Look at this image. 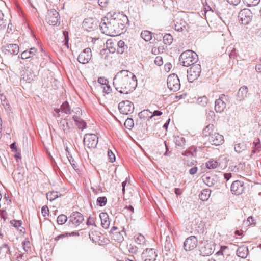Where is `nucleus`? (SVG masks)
<instances>
[{
	"label": "nucleus",
	"mask_w": 261,
	"mask_h": 261,
	"mask_svg": "<svg viewBox=\"0 0 261 261\" xmlns=\"http://www.w3.org/2000/svg\"><path fill=\"white\" fill-rule=\"evenodd\" d=\"M113 85L121 93L128 94L134 91L137 86L136 76L130 71L122 70L118 72L113 79Z\"/></svg>",
	"instance_id": "obj_1"
},
{
	"label": "nucleus",
	"mask_w": 261,
	"mask_h": 261,
	"mask_svg": "<svg viewBox=\"0 0 261 261\" xmlns=\"http://www.w3.org/2000/svg\"><path fill=\"white\" fill-rule=\"evenodd\" d=\"M114 14L110 18L105 17L101 19L99 27L102 33L107 35L114 36L119 34L118 20Z\"/></svg>",
	"instance_id": "obj_2"
},
{
	"label": "nucleus",
	"mask_w": 261,
	"mask_h": 261,
	"mask_svg": "<svg viewBox=\"0 0 261 261\" xmlns=\"http://www.w3.org/2000/svg\"><path fill=\"white\" fill-rule=\"evenodd\" d=\"M198 61V55L191 50L183 52L180 56L179 62L184 66H193Z\"/></svg>",
	"instance_id": "obj_3"
},
{
	"label": "nucleus",
	"mask_w": 261,
	"mask_h": 261,
	"mask_svg": "<svg viewBox=\"0 0 261 261\" xmlns=\"http://www.w3.org/2000/svg\"><path fill=\"white\" fill-rule=\"evenodd\" d=\"M168 88L173 92L177 91L180 87V83L178 76L175 74H172L167 78Z\"/></svg>",
	"instance_id": "obj_4"
},
{
	"label": "nucleus",
	"mask_w": 261,
	"mask_h": 261,
	"mask_svg": "<svg viewBox=\"0 0 261 261\" xmlns=\"http://www.w3.org/2000/svg\"><path fill=\"white\" fill-rule=\"evenodd\" d=\"M214 251V244L212 241L203 240L200 243V252L203 256H209Z\"/></svg>",
	"instance_id": "obj_5"
},
{
	"label": "nucleus",
	"mask_w": 261,
	"mask_h": 261,
	"mask_svg": "<svg viewBox=\"0 0 261 261\" xmlns=\"http://www.w3.org/2000/svg\"><path fill=\"white\" fill-rule=\"evenodd\" d=\"M201 71V66L199 64H195L192 66L187 71V76L188 80L190 82H192L197 79L199 76Z\"/></svg>",
	"instance_id": "obj_6"
},
{
	"label": "nucleus",
	"mask_w": 261,
	"mask_h": 261,
	"mask_svg": "<svg viewBox=\"0 0 261 261\" xmlns=\"http://www.w3.org/2000/svg\"><path fill=\"white\" fill-rule=\"evenodd\" d=\"M84 144L88 148H95L98 143V137L94 134H86L84 137Z\"/></svg>",
	"instance_id": "obj_7"
},
{
	"label": "nucleus",
	"mask_w": 261,
	"mask_h": 261,
	"mask_svg": "<svg viewBox=\"0 0 261 261\" xmlns=\"http://www.w3.org/2000/svg\"><path fill=\"white\" fill-rule=\"evenodd\" d=\"M238 18L242 24L247 25L252 20V13L249 9H244L239 13Z\"/></svg>",
	"instance_id": "obj_8"
},
{
	"label": "nucleus",
	"mask_w": 261,
	"mask_h": 261,
	"mask_svg": "<svg viewBox=\"0 0 261 261\" xmlns=\"http://www.w3.org/2000/svg\"><path fill=\"white\" fill-rule=\"evenodd\" d=\"M118 108L120 113L125 115L132 113L134 110L133 103L129 100L120 102L119 103Z\"/></svg>",
	"instance_id": "obj_9"
},
{
	"label": "nucleus",
	"mask_w": 261,
	"mask_h": 261,
	"mask_svg": "<svg viewBox=\"0 0 261 261\" xmlns=\"http://www.w3.org/2000/svg\"><path fill=\"white\" fill-rule=\"evenodd\" d=\"M60 16L59 13L55 9L48 10L46 16V21L50 25H56L59 22Z\"/></svg>",
	"instance_id": "obj_10"
},
{
	"label": "nucleus",
	"mask_w": 261,
	"mask_h": 261,
	"mask_svg": "<svg viewBox=\"0 0 261 261\" xmlns=\"http://www.w3.org/2000/svg\"><path fill=\"white\" fill-rule=\"evenodd\" d=\"M227 101V97L224 94H221L215 102V110L217 113H222L226 107V102Z\"/></svg>",
	"instance_id": "obj_11"
},
{
	"label": "nucleus",
	"mask_w": 261,
	"mask_h": 261,
	"mask_svg": "<svg viewBox=\"0 0 261 261\" xmlns=\"http://www.w3.org/2000/svg\"><path fill=\"white\" fill-rule=\"evenodd\" d=\"M197 238L195 236H190L184 242V249L186 251L193 250L197 247Z\"/></svg>",
	"instance_id": "obj_12"
},
{
	"label": "nucleus",
	"mask_w": 261,
	"mask_h": 261,
	"mask_svg": "<svg viewBox=\"0 0 261 261\" xmlns=\"http://www.w3.org/2000/svg\"><path fill=\"white\" fill-rule=\"evenodd\" d=\"M92 57L91 50L90 48L84 49L78 56V61L82 64L88 63Z\"/></svg>",
	"instance_id": "obj_13"
},
{
	"label": "nucleus",
	"mask_w": 261,
	"mask_h": 261,
	"mask_svg": "<svg viewBox=\"0 0 261 261\" xmlns=\"http://www.w3.org/2000/svg\"><path fill=\"white\" fill-rule=\"evenodd\" d=\"M83 28L89 32L93 31L97 28V21L92 18L85 19L83 22Z\"/></svg>",
	"instance_id": "obj_14"
},
{
	"label": "nucleus",
	"mask_w": 261,
	"mask_h": 261,
	"mask_svg": "<svg viewBox=\"0 0 261 261\" xmlns=\"http://www.w3.org/2000/svg\"><path fill=\"white\" fill-rule=\"evenodd\" d=\"M144 261H155L157 257V253L154 249H146L142 254Z\"/></svg>",
	"instance_id": "obj_15"
},
{
	"label": "nucleus",
	"mask_w": 261,
	"mask_h": 261,
	"mask_svg": "<svg viewBox=\"0 0 261 261\" xmlns=\"http://www.w3.org/2000/svg\"><path fill=\"white\" fill-rule=\"evenodd\" d=\"M244 189V185L243 182L236 180L231 185V191L235 195L241 194Z\"/></svg>",
	"instance_id": "obj_16"
},
{
	"label": "nucleus",
	"mask_w": 261,
	"mask_h": 261,
	"mask_svg": "<svg viewBox=\"0 0 261 261\" xmlns=\"http://www.w3.org/2000/svg\"><path fill=\"white\" fill-rule=\"evenodd\" d=\"M69 222L75 226H79L84 220V218L82 214L79 212H73L69 217Z\"/></svg>",
	"instance_id": "obj_17"
},
{
	"label": "nucleus",
	"mask_w": 261,
	"mask_h": 261,
	"mask_svg": "<svg viewBox=\"0 0 261 261\" xmlns=\"http://www.w3.org/2000/svg\"><path fill=\"white\" fill-rule=\"evenodd\" d=\"M208 141L211 144L214 145H220L224 142V137L217 132L213 134V135L208 138Z\"/></svg>",
	"instance_id": "obj_18"
},
{
	"label": "nucleus",
	"mask_w": 261,
	"mask_h": 261,
	"mask_svg": "<svg viewBox=\"0 0 261 261\" xmlns=\"http://www.w3.org/2000/svg\"><path fill=\"white\" fill-rule=\"evenodd\" d=\"M175 30L178 32L188 31V24L183 20H176L174 23Z\"/></svg>",
	"instance_id": "obj_19"
},
{
	"label": "nucleus",
	"mask_w": 261,
	"mask_h": 261,
	"mask_svg": "<svg viewBox=\"0 0 261 261\" xmlns=\"http://www.w3.org/2000/svg\"><path fill=\"white\" fill-rule=\"evenodd\" d=\"M251 145L252 146V150L251 154L248 155L249 158H250L253 154L258 153L261 151V144L258 138L255 139Z\"/></svg>",
	"instance_id": "obj_20"
},
{
	"label": "nucleus",
	"mask_w": 261,
	"mask_h": 261,
	"mask_svg": "<svg viewBox=\"0 0 261 261\" xmlns=\"http://www.w3.org/2000/svg\"><path fill=\"white\" fill-rule=\"evenodd\" d=\"M35 76V73L32 72L31 69L28 67L24 71V74L22 75V80L27 83H30L33 80Z\"/></svg>",
	"instance_id": "obj_21"
},
{
	"label": "nucleus",
	"mask_w": 261,
	"mask_h": 261,
	"mask_svg": "<svg viewBox=\"0 0 261 261\" xmlns=\"http://www.w3.org/2000/svg\"><path fill=\"white\" fill-rule=\"evenodd\" d=\"M248 88L246 86L241 87L238 90L236 95L237 100L242 101L247 97Z\"/></svg>",
	"instance_id": "obj_22"
},
{
	"label": "nucleus",
	"mask_w": 261,
	"mask_h": 261,
	"mask_svg": "<svg viewBox=\"0 0 261 261\" xmlns=\"http://www.w3.org/2000/svg\"><path fill=\"white\" fill-rule=\"evenodd\" d=\"M247 144L245 142H237L234 145V149L238 153L244 152L247 150Z\"/></svg>",
	"instance_id": "obj_23"
},
{
	"label": "nucleus",
	"mask_w": 261,
	"mask_h": 261,
	"mask_svg": "<svg viewBox=\"0 0 261 261\" xmlns=\"http://www.w3.org/2000/svg\"><path fill=\"white\" fill-rule=\"evenodd\" d=\"M101 220V225L105 229H108L110 225V221L108 215L106 213H101L99 214Z\"/></svg>",
	"instance_id": "obj_24"
},
{
	"label": "nucleus",
	"mask_w": 261,
	"mask_h": 261,
	"mask_svg": "<svg viewBox=\"0 0 261 261\" xmlns=\"http://www.w3.org/2000/svg\"><path fill=\"white\" fill-rule=\"evenodd\" d=\"M37 49L35 47H32L29 50H26L23 51L21 54V58L23 59H26L33 57L37 53Z\"/></svg>",
	"instance_id": "obj_25"
},
{
	"label": "nucleus",
	"mask_w": 261,
	"mask_h": 261,
	"mask_svg": "<svg viewBox=\"0 0 261 261\" xmlns=\"http://www.w3.org/2000/svg\"><path fill=\"white\" fill-rule=\"evenodd\" d=\"M248 254L247 247L242 246L239 247L237 250V255L242 258H245Z\"/></svg>",
	"instance_id": "obj_26"
},
{
	"label": "nucleus",
	"mask_w": 261,
	"mask_h": 261,
	"mask_svg": "<svg viewBox=\"0 0 261 261\" xmlns=\"http://www.w3.org/2000/svg\"><path fill=\"white\" fill-rule=\"evenodd\" d=\"M214 126L213 124H208L203 130L202 134L204 137H210L213 135V134L216 132L214 131Z\"/></svg>",
	"instance_id": "obj_27"
},
{
	"label": "nucleus",
	"mask_w": 261,
	"mask_h": 261,
	"mask_svg": "<svg viewBox=\"0 0 261 261\" xmlns=\"http://www.w3.org/2000/svg\"><path fill=\"white\" fill-rule=\"evenodd\" d=\"M72 118L79 129H81L82 130H83L86 127L87 125L86 122H84L80 117H77V116H73Z\"/></svg>",
	"instance_id": "obj_28"
},
{
	"label": "nucleus",
	"mask_w": 261,
	"mask_h": 261,
	"mask_svg": "<svg viewBox=\"0 0 261 261\" xmlns=\"http://www.w3.org/2000/svg\"><path fill=\"white\" fill-rule=\"evenodd\" d=\"M6 50L11 54L17 55L19 53V46L16 44H10L7 46Z\"/></svg>",
	"instance_id": "obj_29"
},
{
	"label": "nucleus",
	"mask_w": 261,
	"mask_h": 261,
	"mask_svg": "<svg viewBox=\"0 0 261 261\" xmlns=\"http://www.w3.org/2000/svg\"><path fill=\"white\" fill-rule=\"evenodd\" d=\"M58 124L60 129L63 130L65 133H67L69 131L70 126L69 125L67 119H61L58 122Z\"/></svg>",
	"instance_id": "obj_30"
},
{
	"label": "nucleus",
	"mask_w": 261,
	"mask_h": 261,
	"mask_svg": "<svg viewBox=\"0 0 261 261\" xmlns=\"http://www.w3.org/2000/svg\"><path fill=\"white\" fill-rule=\"evenodd\" d=\"M210 194L211 191L209 189H203L199 195V198L202 201H206L209 198Z\"/></svg>",
	"instance_id": "obj_31"
},
{
	"label": "nucleus",
	"mask_w": 261,
	"mask_h": 261,
	"mask_svg": "<svg viewBox=\"0 0 261 261\" xmlns=\"http://www.w3.org/2000/svg\"><path fill=\"white\" fill-rule=\"evenodd\" d=\"M61 196V194L57 191L50 192L46 194L47 199L49 200L50 201H52Z\"/></svg>",
	"instance_id": "obj_32"
},
{
	"label": "nucleus",
	"mask_w": 261,
	"mask_h": 261,
	"mask_svg": "<svg viewBox=\"0 0 261 261\" xmlns=\"http://www.w3.org/2000/svg\"><path fill=\"white\" fill-rule=\"evenodd\" d=\"M127 48V46L122 40H120L117 42V52L119 54H123Z\"/></svg>",
	"instance_id": "obj_33"
},
{
	"label": "nucleus",
	"mask_w": 261,
	"mask_h": 261,
	"mask_svg": "<svg viewBox=\"0 0 261 261\" xmlns=\"http://www.w3.org/2000/svg\"><path fill=\"white\" fill-rule=\"evenodd\" d=\"M151 114V112L148 111V110H144L139 113V116L140 118H141V119H151V117H150Z\"/></svg>",
	"instance_id": "obj_34"
},
{
	"label": "nucleus",
	"mask_w": 261,
	"mask_h": 261,
	"mask_svg": "<svg viewBox=\"0 0 261 261\" xmlns=\"http://www.w3.org/2000/svg\"><path fill=\"white\" fill-rule=\"evenodd\" d=\"M196 148L192 147L189 150H186L182 152V154L188 157H193L196 155Z\"/></svg>",
	"instance_id": "obj_35"
},
{
	"label": "nucleus",
	"mask_w": 261,
	"mask_h": 261,
	"mask_svg": "<svg viewBox=\"0 0 261 261\" xmlns=\"http://www.w3.org/2000/svg\"><path fill=\"white\" fill-rule=\"evenodd\" d=\"M219 165V164L217 162V161L214 160H211L207 161L206 163V167L208 169H214L216 168Z\"/></svg>",
	"instance_id": "obj_36"
},
{
	"label": "nucleus",
	"mask_w": 261,
	"mask_h": 261,
	"mask_svg": "<svg viewBox=\"0 0 261 261\" xmlns=\"http://www.w3.org/2000/svg\"><path fill=\"white\" fill-rule=\"evenodd\" d=\"M134 239L135 242L139 245H144L146 242L145 237L141 234H137L135 235Z\"/></svg>",
	"instance_id": "obj_37"
},
{
	"label": "nucleus",
	"mask_w": 261,
	"mask_h": 261,
	"mask_svg": "<svg viewBox=\"0 0 261 261\" xmlns=\"http://www.w3.org/2000/svg\"><path fill=\"white\" fill-rule=\"evenodd\" d=\"M61 109L62 111L66 114H69L71 113L70 107L67 101H65L62 103V105L61 106Z\"/></svg>",
	"instance_id": "obj_38"
},
{
	"label": "nucleus",
	"mask_w": 261,
	"mask_h": 261,
	"mask_svg": "<svg viewBox=\"0 0 261 261\" xmlns=\"http://www.w3.org/2000/svg\"><path fill=\"white\" fill-rule=\"evenodd\" d=\"M174 142L176 145L180 147H182L185 144V139L182 136H176L174 139Z\"/></svg>",
	"instance_id": "obj_39"
},
{
	"label": "nucleus",
	"mask_w": 261,
	"mask_h": 261,
	"mask_svg": "<svg viewBox=\"0 0 261 261\" xmlns=\"http://www.w3.org/2000/svg\"><path fill=\"white\" fill-rule=\"evenodd\" d=\"M141 37L146 41H149L152 38L151 33L148 31H142L141 33Z\"/></svg>",
	"instance_id": "obj_40"
},
{
	"label": "nucleus",
	"mask_w": 261,
	"mask_h": 261,
	"mask_svg": "<svg viewBox=\"0 0 261 261\" xmlns=\"http://www.w3.org/2000/svg\"><path fill=\"white\" fill-rule=\"evenodd\" d=\"M207 101L208 98L205 96L199 97L197 100V103L202 107H205L207 103Z\"/></svg>",
	"instance_id": "obj_41"
},
{
	"label": "nucleus",
	"mask_w": 261,
	"mask_h": 261,
	"mask_svg": "<svg viewBox=\"0 0 261 261\" xmlns=\"http://www.w3.org/2000/svg\"><path fill=\"white\" fill-rule=\"evenodd\" d=\"M163 40L164 44L170 45L173 41V37L170 34H166L163 36Z\"/></svg>",
	"instance_id": "obj_42"
},
{
	"label": "nucleus",
	"mask_w": 261,
	"mask_h": 261,
	"mask_svg": "<svg viewBox=\"0 0 261 261\" xmlns=\"http://www.w3.org/2000/svg\"><path fill=\"white\" fill-rule=\"evenodd\" d=\"M114 45L115 44L111 39H109L106 42L107 47L109 48L110 52L114 53L116 50Z\"/></svg>",
	"instance_id": "obj_43"
},
{
	"label": "nucleus",
	"mask_w": 261,
	"mask_h": 261,
	"mask_svg": "<svg viewBox=\"0 0 261 261\" xmlns=\"http://www.w3.org/2000/svg\"><path fill=\"white\" fill-rule=\"evenodd\" d=\"M67 220V217L66 215L64 214H61L58 216L57 222L59 225H62L64 224Z\"/></svg>",
	"instance_id": "obj_44"
},
{
	"label": "nucleus",
	"mask_w": 261,
	"mask_h": 261,
	"mask_svg": "<svg viewBox=\"0 0 261 261\" xmlns=\"http://www.w3.org/2000/svg\"><path fill=\"white\" fill-rule=\"evenodd\" d=\"M107 199L106 197H99L97 199V204L100 206H103L106 205Z\"/></svg>",
	"instance_id": "obj_45"
},
{
	"label": "nucleus",
	"mask_w": 261,
	"mask_h": 261,
	"mask_svg": "<svg viewBox=\"0 0 261 261\" xmlns=\"http://www.w3.org/2000/svg\"><path fill=\"white\" fill-rule=\"evenodd\" d=\"M243 2L246 4L248 6H256L260 0H243Z\"/></svg>",
	"instance_id": "obj_46"
},
{
	"label": "nucleus",
	"mask_w": 261,
	"mask_h": 261,
	"mask_svg": "<svg viewBox=\"0 0 261 261\" xmlns=\"http://www.w3.org/2000/svg\"><path fill=\"white\" fill-rule=\"evenodd\" d=\"M13 178L15 181H20L22 180L23 178V176L22 174H21L20 172H17L15 171L13 173Z\"/></svg>",
	"instance_id": "obj_47"
},
{
	"label": "nucleus",
	"mask_w": 261,
	"mask_h": 261,
	"mask_svg": "<svg viewBox=\"0 0 261 261\" xmlns=\"http://www.w3.org/2000/svg\"><path fill=\"white\" fill-rule=\"evenodd\" d=\"M125 127L128 129H130L134 126V120L132 118H127L124 123Z\"/></svg>",
	"instance_id": "obj_48"
},
{
	"label": "nucleus",
	"mask_w": 261,
	"mask_h": 261,
	"mask_svg": "<svg viewBox=\"0 0 261 261\" xmlns=\"http://www.w3.org/2000/svg\"><path fill=\"white\" fill-rule=\"evenodd\" d=\"M203 181L209 187L214 185L213 179L209 176H205L203 178Z\"/></svg>",
	"instance_id": "obj_49"
},
{
	"label": "nucleus",
	"mask_w": 261,
	"mask_h": 261,
	"mask_svg": "<svg viewBox=\"0 0 261 261\" xmlns=\"http://www.w3.org/2000/svg\"><path fill=\"white\" fill-rule=\"evenodd\" d=\"M63 35L64 37V45L68 48V33L67 31H63Z\"/></svg>",
	"instance_id": "obj_50"
},
{
	"label": "nucleus",
	"mask_w": 261,
	"mask_h": 261,
	"mask_svg": "<svg viewBox=\"0 0 261 261\" xmlns=\"http://www.w3.org/2000/svg\"><path fill=\"white\" fill-rule=\"evenodd\" d=\"M108 155L110 162L112 163L115 161V155L111 150L108 151Z\"/></svg>",
	"instance_id": "obj_51"
},
{
	"label": "nucleus",
	"mask_w": 261,
	"mask_h": 261,
	"mask_svg": "<svg viewBox=\"0 0 261 261\" xmlns=\"http://www.w3.org/2000/svg\"><path fill=\"white\" fill-rule=\"evenodd\" d=\"M87 224L88 225H94L96 226L95 223V218L93 217L89 216L87 221Z\"/></svg>",
	"instance_id": "obj_52"
},
{
	"label": "nucleus",
	"mask_w": 261,
	"mask_h": 261,
	"mask_svg": "<svg viewBox=\"0 0 261 261\" xmlns=\"http://www.w3.org/2000/svg\"><path fill=\"white\" fill-rule=\"evenodd\" d=\"M69 161L70 162L71 166H72L74 170H77V164L76 162L72 159V157L71 156H67Z\"/></svg>",
	"instance_id": "obj_53"
},
{
	"label": "nucleus",
	"mask_w": 261,
	"mask_h": 261,
	"mask_svg": "<svg viewBox=\"0 0 261 261\" xmlns=\"http://www.w3.org/2000/svg\"><path fill=\"white\" fill-rule=\"evenodd\" d=\"M154 63L158 66H161L163 64V59L160 56H157L154 59Z\"/></svg>",
	"instance_id": "obj_54"
},
{
	"label": "nucleus",
	"mask_w": 261,
	"mask_h": 261,
	"mask_svg": "<svg viewBox=\"0 0 261 261\" xmlns=\"http://www.w3.org/2000/svg\"><path fill=\"white\" fill-rule=\"evenodd\" d=\"M98 83L101 85V87L107 85L108 83V81L107 80V79L100 77H99L98 79Z\"/></svg>",
	"instance_id": "obj_55"
},
{
	"label": "nucleus",
	"mask_w": 261,
	"mask_h": 261,
	"mask_svg": "<svg viewBox=\"0 0 261 261\" xmlns=\"http://www.w3.org/2000/svg\"><path fill=\"white\" fill-rule=\"evenodd\" d=\"M103 89V92L106 94H109L111 91V87L108 84L101 87Z\"/></svg>",
	"instance_id": "obj_56"
},
{
	"label": "nucleus",
	"mask_w": 261,
	"mask_h": 261,
	"mask_svg": "<svg viewBox=\"0 0 261 261\" xmlns=\"http://www.w3.org/2000/svg\"><path fill=\"white\" fill-rule=\"evenodd\" d=\"M30 242L29 241H24L22 242V246L25 251L28 252V249L30 248Z\"/></svg>",
	"instance_id": "obj_57"
},
{
	"label": "nucleus",
	"mask_w": 261,
	"mask_h": 261,
	"mask_svg": "<svg viewBox=\"0 0 261 261\" xmlns=\"http://www.w3.org/2000/svg\"><path fill=\"white\" fill-rule=\"evenodd\" d=\"M49 209L47 206H43L42 207L41 212L43 216H46L48 215Z\"/></svg>",
	"instance_id": "obj_58"
},
{
	"label": "nucleus",
	"mask_w": 261,
	"mask_h": 261,
	"mask_svg": "<svg viewBox=\"0 0 261 261\" xmlns=\"http://www.w3.org/2000/svg\"><path fill=\"white\" fill-rule=\"evenodd\" d=\"M98 4L102 7H105L108 3V0H98Z\"/></svg>",
	"instance_id": "obj_59"
},
{
	"label": "nucleus",
	"mask_w": 261,
	"mask_h": 261,
	"mask_svg": "<svg viewBox=\"0 0 261 261\" xmlns=\"http://www.w3.org/2000/svg\"><path fill=\"white\" fill-rule=\"evenodd\" d=\"M162 114V112L160 111H154L153 113L151 112V114L150 117L152 118L154 116H159Z\"/></svg>",
	"instance_id": "obj_60"
},
{
	"label": "nucleus",
	"mask_w": 261,
	"mask_h": 261,
	"mask_svg": "<svg viewBox=\"0 0 261 261\" xmlns=\"http://www.w3.org/2000/svg\"><path fill=\"white\" fill-rule=\"evenodd\" d=\"M128 250L130 253H137V252L138 251V249H137V247H136V246L130 245Z\"/></svg>",
	"instance_id": "obj_61"
},
{
	"label": "nucleus",
	"mask_w": 261,
	"mask_h": 261,
	"mask_svg": "<svg viewBox=\"0 0 261 261\" xmlns=\"http://www.w3.org/2000/svg\"><path fill=\"white\" fill-rule=\"evenodd\" d=\"M227 2L232 5H237L239 4L241 0H227Z\"/></svg>",
	"instance_id": "obj_62"
},
{
	"label": "nucleus",
	"mask_w": 261,
	"mask_h": 261,
	"mask_svg": "<svg viewBox=\"0 0 261 261\" xmlns=\"http://www.w3.org/2000/svg\"><path fill=\"white\" fill-rule=\"evenodd\" d=\"M172 64L170 63H166L164 67H165V70L168 72L170 71V70L171 69V68H172Z\"/></svg>",
	"instance_id": "obj_63"
},
{
	"label": "nucleus",
	"mask_w": 261,
	"mask_h": 261,
	"mask_svg": "<svg viewBox=\"0 0 261 261\" xmlns=\"http://www.w3.org/2000/svg\"><path fill=\"white\" fill-rule=\"evenodd\" d=\"M197 171V168L196 167H193L189 170V173L191 175L195 174Z\"/></svg>",
	"instance_id": "obj_64"
}]
</instances>
